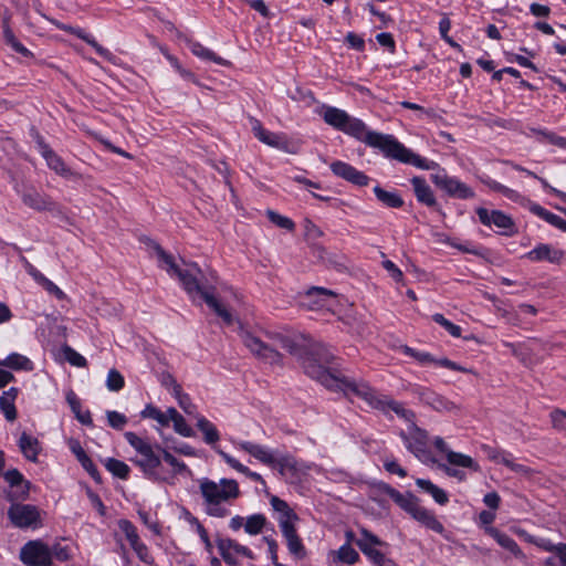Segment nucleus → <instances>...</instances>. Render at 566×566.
<instances>
[{
    "label": "nucleus",
    "mask_w": 566,
    "mask_h": 566,
    "mask_svg": "<svg viewBox=\"0 0 566 566\" xmlns=\"http://www.w3.org/2000/svg\"><path fill=\"white\" fill-rule=\"evenodd\" d=\"M214 451L221 457V459L233 470L245 475L248 479L260 483L263 488H266V482L258 472L251 471L248 467L242 464L238 459L232 457L231 454L224 452L219 448H214Z\"/></svg>",
    "instance_id": "22"
},
{
    "label": "nucleus",
    "mask_w": 566,
    "mask_h": 566,
    "mask_svg": "<svg viewBox=\"0 0 566 566\" xmlns=\"http://www.w3.org/2000/svg\"><path fill=\"white\" fill-rule=\"evenodd\" d=\"M374 193L377 199L385 206L390 208H400L403 205L402 198L397 191H387L379 186L374 188Z\"/></svg>",
    "instance_id": "41"
},
{
    "label": "nucleus",
    "mask_w": 566,
    "mask_h": 566,
    "mask_svg": "<svg viewBox=\"0 0 566 566\" xmlns=\"http://www.w3.org/2000/svg\"><path fill=\"white\" fill-rule=\"evenodd\" d=\"M484 450L486 452L488 458L491 461L496 462V463H502L505 467L509 463L510 459L512 458L511 453L503 451V450H499V449H494V448H490V447H484Z\"/></svg>",
    "instance_id": "55"
},
{
    "label": "nucleus",
    "mask_w": 566,
    "mask_h": 566,
    "mask_svg": "<svg viewBox=\"0 0 566 566\" xmlns=\"http://www.w3.org/2000/svg\"><path fill=\"white\" fill-rule=\"evenodd\" d=\"M553 427L559 430H566V412L559 409L551 413Z\"/></svg>",
    "instance_id": "64"
},
{
    "label": "nucleus",
    "mask_w": 566,
    "mask_h": 566,
    "mask_svg": "<svg viewBox=\"0 0 566 566\" xmlns=\"http://www.w3.org/2000/svg\"><path fill=\"white\" fill-rule=\"evenodd\" d=\"M433 184L444 190L449 196L459 199H469L474 196L473 190L457 178L449 177L446 172L431 176Z\"/></svg>",
    "instance_id": "14"
},
{
    "label": "nucleus",
    "mask_w": 566,
    "mask_h": 566,
    "mask_svg": "<svg viewBox=\"0 0 566 566\" xmlns=\"http://www.w3.org/2000/svg\"><path fill=\"white\" fill-rule=\"evenodd\" d=\"M531 211L542 218L543 220L547 221L549 224L563 230L566 226V220L562 219L557 214H554L539 205L532 203L530 207Z\"/></svg>",
    "instance_id": "42"
},
{
    "label": "nucleus",
    "mask_w": 566,
    "mask_h": 566,
    "mask_svg": "<svg viewBox=\"0 0 566 566\" xmlns=\"http://www.w3.org/2000/svg\"><path fill=\"white\" fill-rule=\"evenodd\" d=\"M51 22L60 30L66 31L69 33H72L76 35L77 38L84 40L87 44H90L92 48L95 49V51L104 57H107L109 55V51L103 46H101L93 38L87 35L82 29L74 28L67 24H64L62 22H59L56 20H51Z\"/></svg>",
    "instance_id": "27"
},
{
    "label": "nucleus",
    "mask_w": 566,
    "mask_h": 566,
    "mask_svg": "<svg viewBox=\"0 0 566 566\" xmlns=\"http://www.w3.org/2000/svg\"><path fill=\"white\" fill-rule=\"evenodd\" d=\"M9 21L10 17L4 15L2 19V33L4 42L23 56H32V53L15 38L12 29L9 25Z\"/></svg>",
    "instance_id": "31"
},
{
    "label": "nucleus",
    "mask_w": 566,
    "mask_h": 566,
    "mask_svg": "<svg viewBox=\"0 0 566 566\" xmlns=\"http://www.w3.org/2000/svg\"><path fill=\"white\" fill-rule=\"evenodd\" d=\"M485 532L492 536L500 546H502L504 549L511 552L515 557L524 559L525 555L521 551L517 543L506 535L505 533L500 532L497 528L489 526L485 528Z\"/></svg>",
    "instance_id": "26"
},
{
    "label": "nucleus",
    "mask_w": 566,
    "mask_h": 566,
    "mask_svg": "<svg viewBox=\"0 0 566 566\" xmlns=\"http://www.w3.org/2000/svg\"><path fill=\"white\" fill-rule=\"evenodd\" d=\"M270 147L284 151L286 154H297L300 150V143L290 138L284 133H273Z\"/></svg>",
    "instance_id": "34"
},
{
    "label": "nucleus",
    "mask_w": 566,
    "mask_h": 566,
    "mask_svg": "<svg viewBox=\"0 0 566 566\" xmlns=\"http://www.w3.org/2000/svg\"><path fill=\"white\" fill-rule=\"evenodd\" d=\"M564 251L551 244L541 243L525 254V258L532 262L546 261L558 264L564 259Z\"/></svg>",
    "instance_id": "20"
},
{
    "label": "nucleus",
    "mask_w": 566,
    "mask_h": 566,
    "mask_svg": "<svg viewBox=\"0 0 566 566\" xmlns=\"http://www.w3.org/2000/svg\"><path fill=\"white\" fill-rule=\"evenodd\" d=\"M411 184H412L413 191H415V195H416L418 201H420L427 206L436 205V199H434L433 192L423 178L413 177L411 179Z\"/></svg>",
    "instance_id": "33"
},
{
    "label": "nucleus",
    "mask_w": 566,
    "mask_h": 566,
    "mask_svg": "<svg viewBox=\"0 0 566 566\" xmlns=\"http://www.w3.org/2000/svg\"><path fill=\"white\" fill-rule=\"evenodd\" d=\"M266 216H268L269 220L272 223H274L275 226H277L279 228H282V229H285L289 231H293L295 228V223L290 218L282 216L273 210H268Z\"/></svg>",
    "instance_id": "50"
},
{
    "label": "nucleus",
    "mask_w": 566,
    "mask_h": 566,
    "mask_svg": "<svg viewBox=\"0 0 566 566\" xmlns=\"http://www.w3.org/2000/svg\"><path fill=\"white\" fill-rule=\"evenodd\" d=\"M523 172H525L526 175H528V176H531V177H534V178L538 179L545 189H547L551 193H553V195L557 196L562 201L566 202V192L560 191V190H558V189H556V188L552 187V186L547 182V180H546V179L538 177L536 174H534V172H533V171H531V170L525 169V170H523Z\"/></svg>",
    "instance_id": "60"
},
{
    "label": "nucleus",
    "mask_w": 566,
    "mask_h": 566,
    "mask_svg": "<svg viewBox=\"0 0 566 566\" xmlns=\"http://www.w3.org/2000/svg\"><path fill=\"white\" fill-rule=\"evenodd\" d=\"M231 443L235 449L249 453L261 463L276 469L291 483L301 482L313 469V464L298 461L289 454L276 458L271 449L252 441L231 439Z\"/></svg>",
    "instance_id": "4"
},
{
    "label": "nucleus",
    "mask_w": 566,
    "mask_h": 566,
    "mask_svg": "<svg viewBox=\"0 0 566 566\" xmlns=\"http://www.w3.org/2000/svg\"><path fill=\"white\" fill-rule=\"evenodd\" d=\"M199 491L203 499L205 512L209 516L222 518L230 514L228 505L241 494L239 484L233 479L222 478L213 481L202 478L198 481Z\"/></svg>",
    "instance_id": "5"
},
{
    "label": "nucleus",
    "mask_w": 566,
    "mask_h": 566,
    "mask_svg": "<svg viewBox=\"0 0 566 566\" xmlns=\"http://www.w3.org/2000/svg\"><path fill=\"white\" fill-rule=\"evenodd\" d=\"M270 503L273 510L279 514V526L286 541L289 552L297 559L304 558L305 548L296 533V523L298 522L297 514L289 506L285 501L279 499L277 496H272Z\"/></svg>",
    "instance_id": "7"
},
{
    "label": "nucleus",
    "mask_w": 566,
    "mask_h": 566,
    "mask_svg": "<svg viewBox=\"0 0 566 566\" xmlns=\"http://www.w3.org/2000/svg\"><path fill=\"white\" fill-rule=\"evenodd\" d=\"M433 443L436 448L446 455V460L449 464L471 469L475 472L480 470V465L473 458L464 453L452 451L441 437H436Z\"/></svg>",
    "instance_id": "16"
},
{
    "label": "nucleus",
    "mask_w": 566,
    "mask_h": 566,
    "mask_svg": "<svg viewBox=\"0 0 566 566\" xmlns=\"http://www.w3.org/2000/svg\"><path fill=\"white\" fill-rule=\"evenodd\" d=\"M358 559L359 554L349 544H344L338 549L331 551L327 555L329 566L353 565Z\"/></svg>",
    "instance_id": "23"
},
{
    "label": "nucleus",
    "mask_w": 566,
    "mask_h": 566,
    "mask_svg": "<svg viewBox=\"0 0 566 566\" xmlns=\"http://www.w3.org/2000/svg\"><path fill=\"white\" fill-rule=\"evenodd\" d=\"M104 464L112 474L119 479L126 480L129 475V467L120 460L108 458L105 460Z\"/></svg>",
    "instance_id": "43"
},
{
    "label": "nucleus",
    "mask_w": 566,
    "mask_h": 566,
    "mask_svg": "<svg viewBox=\"0 0 566 566\" xmlns=\"http://www.w3.org/2000/svg\"><path fill=\"white\" fill-rule=\"evenodd\" d=\"M18 396V389L11 387L4 391L0 397V409L3 412L8 421H14L17 418L15 399Z\"/></svg>",
    "instance_id": "30"
},
{
    "label": "nucleus",
    "mask_w": 566,
    "mask_h": 566,
    "mask_svg": "<svg viewBox=\"0 0 566 566\" xmlns=\"http://www.w3.org/2000/svg\"><path fill=\"white\" fill-rule=\"evenodd\" d=\"M179 407L187 413V415H195L196 413V406L191 402L190 397L187 394L182 392V389L174 396Z\"/></svg>",
    "instance_id": "59"
},
{
    "label": "nucleus",
    "mask_w": 566,
    "mask_h": 566,
    "mask_svg": "<svg viewBox=\"0 0 566 566\" xmlns=\"http://www.w3.org/2000/svg\"><path fill=\"white\" fill-rule=\"evenodd\" d=\"M526 539L545 552L555 553L560 563L566 566V543L554 544L547 538H537L531 535H527Z\"/></svg>",
    "instance_id": "28"
},
{
    "label": "nucleus",
    "mask_w": 566,
    "mask_h": 566,
    "mask_svg": "<svg viewBox=\"0 0 566 566\" xmlns=\"http://www.w3.org/2000/svg\"><path fill=\"white\" fill-rule=\"evenodd\" d=\"M163 459L165 462H167L171 468L174 474H182V473H190V470L188 469L187 464L182 461H179L177 458H175L170 452L163 450Z\"/></svg>",
    "instance_id": "51"
},
{
    "label": "nucleus",
    "mask_w": 566,
    "mask_h": 566,
    "mask_svg": "<svg viewBox=\"0 0 566 566\" xmlns=\"http://www.w3.org/2000/svg\"><path fill=\"white\" fill-rule=\"evenodd\" d=\"M19 448L28 460L32 462L38 460L40 444L36 438L23 432L19 439Z\"/></svg>",
    "instance_id": "35"
},
{
    "label": "nucleus",
    "mask_w": 566,
    "mask_h": 566,
    "mask_svg": "<svg viewBox=\"0 0 566 566\" xmlns=\"http://www.w3.org/2000/svg\"><path fill=\"white\" fill-rule=\"evenodd\" d=\"M266 336L275 345H279L280 347L286 349L290 354L296 356L302 364L307 358H313L315 364H331L334 358L333 354L326 348V346L322 344L313 345L311 350L305 356H303L296 340L292 337L276 332H269L266 333Z\"/></svg>",
    "instance_id": "8"
},
{
    "label": "nucleus",
    "mask_w": 566,
    "mask_h": 566,
    "mask_svg": "<svg viewBox=\"0 0 566 566\" xmlns=\"http://www.w3.org/2000/svg\"><path fill=\"white\" fill-rule=\"evenodd\" d=\"M433 321L447 329L453 337L461 336V327L447 319L442 314H434Z\"/></svg>",
    "instance_id": "56"
},
{
    "label": "nucleus",
    "mask_w": 566,
    "mask_h": 566,
    "mask_svg": "<svg viewBox=\"0 0 566 566\" xmlns=\"http://www.w3.org/2000/svg\"><path fill=\"white\" fill-rule=\"evenodd\" d=\"M427 402L432 407L434 408L436 410L438 411H447V412H452V411H457L458 410V407L455 403L447 400L446 398L441 397V396H438V395H434V394H431L429 397H428V400Z\"/></svg>",
    "instance_id": "45"
},
{
    "label": "nucleus",
    "mask_w": 566,
    "mask_h": 566,
    "mask_svg": "<svg viewBox=\"0 0 566 566\" xmlns=\"http://www.w3.org/2000/svg\"><path fill=\"white\" fill-rule=\"evenodd\" d=\"M387 494L397 505L410 515L419 505L418 500L411 493L403 494L392 488H388Z\"/></svg>",
    "instance_id": "32"
},
{
    "label": "nucleus",
    "mask_w": 566,
    "mask_h": 566,
    "mask_svg": "<svg viewBox=\"0 0 566 566\" xmlns=\"http://www.w3.org/2000/svg\"><path fill=\"white\" fill-rule=\"evenodd\" d=\"M196 418L197 428L202 432L205 442L208 444H213L219 441L220 434L216 426L202 416L197 415Z\"/></svg>",
    "instance_id": "40"
},
{
    "label": "nucleus",
    "mask_w": 566,
    "mask_h": 566,
    "mask_svg": "<svg viewBox=\"0 0 566 566\" xmlns=\"http://www.w3.org/2000/svg\"><path fill=\"white\" fill-rule=\"evenodd\" d=\"M240 337L244 344V346L250 350L252 355L256 358L263 360L266 364L271 365H281L282 356L281 354L265 344L263 340L254 336L249 331L241 327Z\"/></svg>",
    "instance_id": "10"
},
{
    "label": "nucleus",
    "mask_w": 566,
    "mask_h": 566,
    "mask_svg": "<svg viewBox=\"0 0 566 566\" xmlns=\"http://www.w3.org/2000/svg\"><path fill=\"white\" fill-rule=\"evenodd\" d=\"M326 364H315L313 358H307L303 363L304 371L331 390L343 391L347 396H356L364 399L370 407L380 406L382 395H379L368 384L343 378L325 367Z\"/></svg>",
    "instance_id": "3"
},
{
    "label": "nucleus",
    "mask_w": 566,
    "mask_h": 566,
    "mask_svg": "<svg viewBox=\"0 0 566 566\" xmlns=\"http://www.w3.org/2000/svg\"><path fill=\"white\" fill-rule=\"evenodd\" d=\"M125 439L135 450V455L130 461L140 469L147 479L153 481H168V476L161 472L163 448L153 446L147 439L137 436L135 432L125 433Z\"/></svg>",
    "instance_id": "6"
},
{
    "label": "nucleus",
    "mask_w": 566,
    "mask_h": 566,
    "mask_svg": "<svg viewBox=\"0 0 566 566\" xmlns=\"http://www.w3.org/2000/svg\"><path fill=\"white\" fill-rule=\"evenodd\" d=\"M308 297H316L317 301L315 302V305L317 306H325L327 303V298L335 297V293L331 290H326L323 287H312L307 292Z\"/></svg>",
    "instance_id": "53"
},
{
    "label": "nucleus",
    "mask_w": 566,
    "mask_h": 566,
    "mask_svg": "<svg viewBox=\"0 0 566 566\" xmlns=\"http://www.w3.org/2000/svg\"><path fill=\"white\" fill-rule=\"evenodd\" d=\"M356 544L374 564L385 566L390 563L378 549L379 546H386V544L366 528L360 530V537L357 539Z\"/></svg>",
    "instance_id": "13"
},
{
    "label": "nucleus",
    "mask_w": 566,
    "mask_h": 566,
    "mask_svg": "<svg viewBox=\"0 0 566 566\" xmlns=\"http://www.w3.org/2000/svg\"><path fill=\"white\" fill-rule=\"evenodd\" d=\"M4 480L10 486L8 497L11 501L24 500L28 496L30 483L17 469L8 470L4 473Z\"/></svg>",
    "instance_id": "19"
},
{
    "label": "nucleus",
    "mask_w": 566,
    "mask_h": 566,
    "mask_svg": "<svg viewBox=\"0 0 566 566\" xmlns=\"http://www.w3.org/2000/svg\"><path fill=\"white\" fill-rule=\"evenodd\" d=\"M266 524V518L262 514H253L245 520L244 531L249 535L260 534Z\"/></svg>",
    "instance_id": "44"
},
{
    "label": "nucleus",
    "mask_w": 566,
    "mask_h": 566,
    "mask_svg": "<svg viewBox=\"0 0 566 566\" xmlns=\"http://www.w3.org/2000/svg\"><path fill=\"white\" fill-rule=\"evenodd\" d=\"M125 385L124 377L116 369H111L106 378V387L111 391H119Z\"/></svg>",
    "instance_id": "52"
},
{
    "label": "nucleus",
    "mask_w": 566,
    "mask_h": 566,
    "mask_svg": "<svg viewBox=\"0 0 566 566\" xmlns=\"http://www.w3.org/2000/svg\"><path fill=\"white\" fill-rule=\"evenodd\" d=\"M159 381L161 386H164L167 390H169L174 396L181 390V386L177 382L172 375L169 373H163L159 376Z\"/></svg>",
    "instance_id": "57"
},
{
    "label": "nucleus",
    "mask_w": 566,
    "mask_h": 566,
    "mask_svg": "<svg viewBox=\"0 0 566 566\" xmlns=\"http://www.w3.org/2000/svg\"><path fill=\"white\" fill-rule=\"evenodd\" d=\"M174 429L177 433H179L182 437H192L193 431L192 429L187 424L185 418L180 415L175 420H172Z\"/></svg>",
    "instance_id": "62"
},
{
    "label": "nucleus",
    "mask_w": 566,
    "mask_h": 566,
    "mask_svg": "<svg viewBox=\"0 0 566 566\" xmlns=\"http://www.w3.org/2000/svg\"><path fill=\"white\" fill-rule=\"evenodd\" d=\"M400 437L407 448L418 460L423 463H433L434 460L428 447V434L424 430L418 428L413 422L408 426L407 431H402Z\"/></svg>",
    "instance_id": "9"
},
{
    "label": "nucleus",
    "mask_w": 566,
    "mask_h": 566,
    "mask_svg": "<svg viewBox=\"0 0 566 566\" xmlns=\"http://www.w3.org/2000/svg\"><path fill=\"white\" fill-rule=\"evenodd\" d=\"M416 484L423 492L430 494L439 505H444L448 503L449 496L447 492L432 483L430 480L417 479Z\"/></svg>",
    "instance_id": "36"
},
{
    "label": "nucleus",
    "mask_w": 566,
    "mask_h": 566,
    "mask_svg": "<svg viewBox=\"0 0 566 566\" xmlns=\"http://www.w3.org/2000/svg\"><path fill=\"white\" fill-rule=\"evenodd\" d=\"M8 517L19 528L36 527L40 524V511L30 504H12Z\"/></svg>",
    "instance_id": "12"
},
{
    "label": "nucleus",
    "mask_w": 566,
    "mask_h": 566,
    "mask_svg": "<svg viewBox=\"0 0 566 566\" xmlns=\"http://www.w3.org/2000/svg\"><path fill=\"white\" fill-rule=\"evenodd\" d=\"M189 48H190V51L192 52V54H195L196 56H198L201 60L212 61V62H214L219 65H223V66L230 65L229 61L224 60L221 56H218L213 51L203 46L199 42H190Z\"/></svg>",
    "instance_id": "38"
},
{
    "label": "nucleus",
    "mask_w": 566,
    "mask_h": 566,
    "mask_svg": "<svg viewBox=\"0 0 566 566\" xmlns=\"http://www.w3.org/2000/svg\"><path fill=\"white\" fill-rule=\"evenodd\" d=\"M36 145L49 168L65 178L74 175L73 171L64 164L62 158L56 155L39 135H36Z\"/></svg>",
    "instance_id": "18"
},
{
    "label": "nucleus",
    "mask_w": 566,
    "mask_h": 566,
    "mask_svg": "<svg viewBox=\"0 0 566 566\" xmlns=\"http://www.w3.org/2000/svg\"><path fill=\"white\" fill-rule=\"evenodd\" d=\"M476 214L481 223L488 227L494 226L502 233L507 234L513 230L514 222L507 214L500 210H488L485 208H479Z\"/></svg>",
    "instance_id": "17"
},
{
    "label": "nucleus",
    "mask_w": 566,
    "mask_h": 566,
    "mask_svg": "<svg viewBox=\"0 0 566 566\" xmlns=\"http://www.w3.org/2000/svg\"><path fill=\"white\" fill-rule=\"evenodd\" d=\"M65 358L71 365L76 367H85L87 363L84 356L70 347L65 349Z\"/></svg>",
    "instance_id": "61"
},
{
    "label": "nucleus",
    "mask_w": 566,
    "mask_h": 566,
    "mask_svg": "<svg viewBox=\"0 0 566 566\" xmlns=\"http://www.w3.org/2000/svg\"><path fill=\"white\" fill-rule=\"evenodd\" d=\"M3 367H8L17 371H31L33 369V363L24 355L11 353L3 359Z\"/></svg>",
    "instance_id": "39"
},
{
    "label": "nucleus",
    "mask_w": 566,
    "mask_h": 566,
    "mask_svg": "<svg viewBox=\"0 0 566 566\" xmlns=\"http://www.w3.org/2000/svg\"><path fill=\"white\" fill-rule=\"evenodd\" d=\"M20 559L27 566H52L51 548L40 541H29L20 551Z\"/></svg>",
    "instance_id": "11"
},
{
    "label": "nucleus",
    "mask_w": 566,
    "mask_h": 566,
    "mask_svg": "<svg viewBox=\"0 0 566 566\" xmlns=\"http://www.w3.org/2000/svg\"><path fill=\"white\" fill-rule=\"evenodd\" d=\"M384 468L386 469L387 472L391 474H397L400 478H405L407 475L406 470L401 468L395 459L386 458L384 460Z\"/></svg>",
    "instance_id": "63"
},
{
    "label": "nucleus",
    "mask_w": 566,
    "mask_h": 566,
    "mask_svg": "<svg viewBox=\"0 0 566 566\" xmlns=\"http://www.w3.org/2000/svg\"><path fill=\"white\" fill-rule=\"evenodd\" d=\"M118 527L133 547L140 542L136 527L128 520L118 521Z\"/></svg>",
    "instance_id": "47"
},
{
    "label": "nucleus",
    "mask_w": 566,
    "mask_h": 566,
    "mask_svg": "<svg viewBox=\"0 0 566 566\" xmlns=\"http://www.w3.org/2000/svg\"><path fill=\"white\" fill-rule=\"evenodd\" d=\"M28 273L34 279V281L40 284L48 293L54 295L57 300H64L65 293L55 285L52 281L45 277L38 269L33 265H27Z\"/></svg>",
    "instance_id": "29"
},
{
    "label": "nucleus",
    "mask_w": 566,
    "mask_h": 566,
    "mask_svg": "<svg viewBox=\"0 0 566 566\" xmlns=\"http://www.w3.org/2000/svg\"><path fill=\"white\" fill-rule=\"evenodd\" d=\"M331 169L334 175L339 178H343L354 185L357 186H367L369 182V178L361 171L357 170L355 167L350 166L344 161H334L331 165Z\"/></svg>",
    "instance_id": "21"
},
{
    "label": "nucleus",
    "mask_w": 566,
    "mask_h": 566,
    "mask_svg": "<svg viewBox=\"0 0 566 566\" xmlns=\"http://www.w3.org/2000/svg\"><path fill=\"white\" fill-rule=\"evenodd\" d=\"M400 350L422 365L431 364L433 361V357L427 352H418L407 345L401 346Z\"/></svg>",
    "instance_id": "54"
},
{
    "label": "nucleus",
    "mask_w": 566,
    "mask_h": 566,
    "mask_svg": "<svg viewBox=\"0 0 566 566\" xmlns=\"http://www.w3.org/2000/svg\"><path fill=\"white\" fill-rule=\"evenodd\" d=\"M322 116L326 124L373 148H378L389 158L421 169L428 170L433 167V163H428L427 159L406 148L392 135L369 130L363 120L352 117L343 109L324 106Z\"/></svg>",
    "instance_id": "1"
},
{
    "label": "nucleus",
    "mask_w": 566,
    "mask_h": 566,
    "mask_svg": "<svg viewBox=\"0 0 566 566\" xmlns=\"http://www.w3.org/2000/svg\"><path fill=\"white\" fill-rule=\"evenodd\" d=\"M217 546L221 557L228 565H235L239 556L254 559V554L249 547L241 545L231 538H220L217 542Z\"/></svg>",
    "instance_id": "15"
},
{
    "label": "nucleus",
    "mask_w": 566,
    "mask_h": 566,
    "mask_svg": "<svg viewBox=\"0 0 566 566\" xmlns=\"http://www.w3.org/2000/svg\"><path fill=\"white\" fill-rule=\"evenodd\" d=\"M153 248L160 266L170 275H176L192 298L200 296L227 325L234 323L232 314L213 295L214 285L212 283L217 279L214 273L211 272L207 277L195 263L180 268L175 263L172 256L167 254L157 243H153Z\"/></svg>",
    "instance_id": "2"
},
{
    "label": "nucleus",
    "mask_w": 566,
    "mask_h": 566,
    "mask_svg": "<svg viewBox=\"0 0 566 566\" xmlns=\"http://www.w3.org/2000/svg\"><path fill=\"white\" fill-rule=\"evenodd\" d=\"M377 409L379 410H382V411H394L397 416H399L400 418L405 419L406 421L409 422V424L412 422V419H413V413L412 411L406 409L403 407V405H401L400 402L398 401H395L392 399H390L389 397L387 396H384L381 398V403L380 406L377 407Z\"/></svg>",
    "instance_id": "37"
},
{
    "label": "nucleus",
    "mask_w": 566,
    "mask_h": 566,
    "mask_svg": "<svg viewBox=\"0 0 566 566\" xmlns=\"http://www.w3.org/2000/svg\"><path fill=\"white\" fill-rule=\"evenodd\" d=\"M106 417L108 424L114 429L120 430L127 424L126 416L118 411H107Z\"/></svg>",
    "instance_id": "58"
},
{
    "label": "nucleus",
    "mask_w": 566,
    "mask_h": 566,
    "mask_svg": "<svg viewBox=\"0 0 566 566\" xmlns=\"http://www.w3.org/2000/svg\"><path fill=\"white\" fill-rule=\"evenodd\" d=\"M411 516L421 525L438 534H442L444 532L442 523L436 517V515L428 509L421 506L420 504L413 511Z\"/></svg>",
    "instance_id": "24"
},
{
    "label": "nucleus",
    "mask_w": 566,
    "mask_h": 566,
    "mask_svg": "<svg viewBox=\"0 0 566 566\" xmlns=\"http://www.w3.org/2000/svg\"><path fill=\"white\" fill-rule=\"evenodd\" d=\"M51 548V565L53 564V558H56L60 562H66L72 558V549L69 545H63L60 542L53 544Z\"/></svg>",
    "instance_id": "48"
},
{
    "label": "nucleus",
    "mask_w": 566,
    "mask_h": 566,
    "mask_svg": "<svg viewBox=\"0 0 566 566\" xmlns=\"http://www.w3.org/2000/svg\"><path fill=\"white\" fill-rule=\"evenodd\" d=\"M22 201L25 206L38 211L52 210L54 202L46 196L30 189L22 193Z\"/></svg>",
    "instance_id": "25"
},
{
    "label": "nucleus",
    "mask_w": 566,
    "mask_h": 566,
    "mask_svg": "<svg viewBox=\"0 0 566 566\" xmlns=\"http://www.w3.org/2000/svg\"><path fill=\"white\" fill-rule=\"evenodd\" d=\"M142 418L156 420L160 426L167 427V418L164 412L153 405H147L140 412Z\"/></svg>",
    "instance_id": "49"
},
{
    "label": "nucleus",
    "mask_w": 566,
    "mask_h": 566,
    "mask_svg": "<svg viewBox=\"0 0 566 566\" xmlns=\"http://www.w3.org/2000/svg\"><path fill=\"white\" fill-rule=\"evenodd\" d=\"M250 123H251V129L254 134V136L263 144H265L266 146L270 147V144H271V140H272V137H273V133L274 132H270L268 129H265L261 122L258 120L256 118H251L250 119Z\"/></svg>",
    "instance_id": "46"
}]
</instances>
